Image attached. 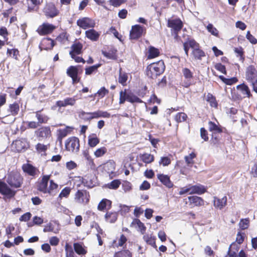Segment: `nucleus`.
<instances>
[{
	"instance_id": "nucleus-12",
	"label": "nucleus",
	"mask_w": 257,
	"mask_h": 257,
	"mask_svg": "<svg viewBox=\"0 0 257 257\" xmlns=\"http://www.w3.org/2000/svg\"><path fill=\"white\" fill-rule=\"evenodd\" d=\"M183 26V23L180 18L169 19L167 21V27L171 29V32H180Z\"/></svg>"
},
{
	"instance_id": "nucleus-9",
	"label": "nucleus",
	"mask_w": 257,
	"mask_h": 257,
	"mask_svg": "<svg viewBox=\"0 0 257 257\" xmlns=\"http://www.w3.org/2000/svg\"><path fill=\"white\" fill-rule=\"evenodd\" d=\"M43 12L47 18H54L59 14V10L52 2L47 3L43 8Z\"/></svg>"
},
{
	"instance_id": "nucleus-56",
	"label": "nucleus",
	"mask_w": 257,
	"mask_h": 257,
	"mask_svg": "<svg viewBox=\"0 0 257 257\" xmlns=\"http://www.w3.org/2000/svg\"><path fill=\"white\" fill-rule=\"evenodd\" d=\"M127 241V238L126 236L123 234H121L119 238L118 239V243H116V241L113 240V244L114 246V247H122L123 246L124 244Z\"/></svg>"
},
{
	"instance_id": "nucleus-49",
	"label": "nucleus",
	"mask_w": 257,
	"mask_h": 257,
	"mask_svg": "<svg viewBox=\"0 0 257 257\" xmlns=\"http://www.w3.org/2000/svg\"><path fill=\"white\" fill-rule=\"evenodd\" d=\"M73 247L75 251L79 255H85L87 253V250L83 247L82 245L80 243H74Z\"/></svg>"
},
{
	"instance_id": "nucleus-42",
	"label": "nucleus",
	"mask_w": 257,
	"mask_h": 257,
	"mask_svg": "<svg viewBox=\"0 0 257 257\" xmlns=\"http://www.w3.org/2000/svg\"><path fill=\"white\" fill-rule=\"evenodd\" d=\"M103 170L108 174H112L115 169V163L113 161H108L103 165Z\"/></svg>"
},
{
	"instance_id": "nucleus-28",
	"label": "nucleus",
	"mask_w": 257,
	"mask_h": 257,
	"mask_svg": "<svg viewBox=\"0 0 257 257\" xmlns=\"http://www.w3.org/2000/svg\"><path fill=\"white\" fill-rule=\"evenodd\" d=\"M117 52L115 48L111 47L107 50H102L101 53L106 58L115 60L117 58Z\"/></svg>"
},
{
	"instance_id": "nucleus-62",
	"label": "nucleus",
	"mask_w": 257,
	"mask_h": 257,
	"mask_svg": "<svg viewBox=\"0 0 257 257\" xmlns=\"http://www.w3.org/2000/svg\"><path fill=\"white\" fill-rule=\"evenodd\" d=\"M187 118V115L185 113L178 112L175 116V120L179 123L186 121Z\"/></svg>"
},
{
	"instance_id": "nucleus-19",
	"label": "nucleus",
	"mask_w": 257,
	"mask_h": 257,
	"mask_svg": "<svg viewBox=\"0 0 257 257\" xmlns=\"http://www.w3.org/2000/svg\"><path fill=\"white\" fill-rule=\"evenodd\" d=\"M188 199L191 208L203 206L206 203L202 197L195 195L189 196Z\"/></svg>"
},
{
	"instance_id": "nucleus-29",
	"label": "nucleus",
	"mask_w": 257,
	"mask_h": 257,
	"mask_svg": "<svg viewBox=\"0 0 257 257\" xmlns=\"http://www.w3.org/2000/svg\"><path fill=\"white\" fill-rule=\"evenodd\" d=\"M112 206V202L106 198L102 199L98 203L97 209L100 211L109 210Z\"/></svg>"
},
{
	"instance_id": "nucleus-63",
	"label": "nucleus",
	"mask_w": 257,
	"mask_h": 257,
	"mask_svg": "<svg viewBox=\"0 0 257 257\" xmlns=\"http://www.w3.org/2000/svg\"><path fill=\"white\" fill-rule=\"evenodd\" d=\"M65 250L66 251V257H76L72 246L69 244H66Z\"/></svg>"
},
{
	"instance_id": "nucleus-8",
	"label": "nucleus",
	"mask_w": 257,
	"mask_h": 257,
	"mask_svg": "<svg viewBox=\"0 0 257 257\" xmlns=\"http://www.w3.org/2000/svg\"><path fill=\"white\" fill-rule=\"evenodd\" d=\"M22 169L25 175L30 177L31 179L36 178L40 174L37 167L28 163L23 164Z\"/></svg>"
},
{
	"instance_id": "nucleus-39",
	"label": "nucleus",
	"mask_w": 257,
	"mask_h": 257,
	"mask_svg": "<svg viewBox=\"0 0 257 257\" xmlns=\"http://www.w3.org/2000/svg\"><path fill=\"white\" fill-rule=\"evenodd\" d=\"M100 142V139L95 134H92L88 137V145L91 148L96 147Z\"/></svg>"
},
{
	"instance_id": "nucleus-53",
	"label": "nucleus",
	"mask_w": 257,
	"mask_h": 257,
	"mask_svg": "<svg viewBox=\"0 0 257 257\" xmlns=\"http://www.w3.org/2000/svg\"><path fill=\"white\" fill-rule=\"evenodd\" d=\"M121 68L119 69V74L118 77V82L120 83L122 86H124L126 85V81L128 79V75L126 73L121 72Z\"/></svg>"
},
{
	"instance_id": "nucleus-3",
	"label": "nucleus",
	"mask_w": 257,
	"mask_h": 257,
	"mask_svg": "<svg viewBox=\"0 0 257 257\" xmlns=\"http://www.w3.org/2000/svg\"><path fill=\"white\" fill-rule=\"evenodd\" d=\"M6 181L12 188H19L23 184L24 178L18 171H12L8 173Z\"/></svg>"
},
{
	"instance_id": "nucleus-15",
	"label": "nucleus",
	"mask_w": 257,
	"mask_h": 257,
	"mask_svg": "<svg viewBox=\"0 0 257 257\" xmlns=\"http://www.w3.org/2000/svg\"><path fill=\"white\" fill-rule=\"evenodd\" d=\"M76 23L78 26L84 30L88 28H93L95 26L94 21L88 17L79 19Z\"/></svg>"
},
{
	"instance_id": "nucleus-27",
	"label": "nucleus",
	"mask_w": 257,
	"mask_h": 257,
	"mask_svg": "<svg viewBox=\"0 0 257 257\" xmlns=\"http://www.w3.org/2000/svg\"><path fill=\"white\" fill-rule=\"evenodd\" d=\"M83 44L80 42H75L71 46L70 55H80L82 53Z\"/></svg>"
},
{
	"instance_id": "nucleus-43",
	"label": "nucleus",
	"mask_w": 257,
	"mask_h": 257,
	"mask_svg": "<svg viewBox=\"0 0 257 257\" xmlns=\"http://www.w3.org/2000/svg\"><path fill=\"white\" fill-rule=\"evenodd\" d=\"M113 257H133V252L125 248L115 252Z\"/></svg>"
},
{
	"instance_id": "nucleus-21",
	"label": "nucleus",
	"mask_w": 257,
	"mask_h": 257,
	"mask_svg": "<svg viewBox=\"0 0 257 257\" xmlns=\"http://www.w3.org/2000/svg\"><path fill=\"white\" fill-rule=\"evenodd\" d=\"M55 45L54 41L52 39L50 38H44L42 40L39 45V48L41 50H52Z\"/></svg>"
},
{
	"instance_id": "nucleus-14",
	"label": "nucleus",
	"mask_w": 257,
	"mask_h": 257,
	"mask_svg": "<svg viewBox=\"0 0 257 257\" xmlns=\"http://www.w3.org/2000/svg\"><path fill=\"white\" fill-rule=\"evenodd\" d=\"M0 194L8 198H12L15 196L16 191L13 190L6 183L0 179Z\"/></svg>"
},
{
	"instance_id": "nucleus-40",
	"label": "nucleus",
	"mask_w": 257,
	"mask_h": 257,
	"mask_svg": "<svg viewBox=\"0 0 257 257\" xmlns=\"http://www.w3.org/2000/svg\"><path fill=\"white\" fill-rule=\"evenodd\" d=\"M8 110L10 113V114L13 116L18 115L20 111V105L19 103L15 101L12 104H10Z\"/></svg>"
},
{
	"instance_id": "nucleus-60",
	"label": "nucleus",
	"mask_w": 257,
	"mask_h": 257,
	"mask_svg": "<svg viewBox=\"0 0 257 257\" xmlns=\"http://www.w3.org/2000/svg\"><path fill=\"white\" fill-rule=\"evenodd\" d=\"M128 96V91L126 89H124L123 91L121 90L119 92V103L123 104L125 101H127Z\"/></svg>"
},
{
	"instance_id": "nucleus-58",
	"label": "nucleus",
	"mask_w": 257,
	"mask_h": 257,
	"mask_svg": "<svg viewBox=\"0 0 257 257\" xmlns=\"http://www.w3.org/2000/svg\"><path fill=\"white\" fill-rule=\"evenodd\" d=\"M107 152V148L104 147H101L97 149L94 152V155L96 158H100L103 156Z\"/></svg>"
},
{
	"instance_id": "nucleus-11",
	"label": "nucleus",
	"mask_w": 257,
	"mask_h": 257,
	"mask_svg": "<svg viewBox=\"0 0 257 257\" xmlns=\"http://www.w3.org/2000/svg\"><path fill=\"white\" fill-rule=\"evenodd\" d=\"M144 32H146L144 27L139 25L133 26L130 32V38L132 40H137L142 36Z\"/></svg>"
},
{
	"instance_id": "nucleus-59",
	"label": "nucleus",
	"mask_w": 257,
	"mask_h": 257,
	"mask_svg": "<svg viewBox=\"0 0 257 257\" xmlns=\"http://www.w3.org/2000/svg\"><path fill=\"white\" fill-rule=\"evenodd\" d=\"M108 93L109 90L105 88V87H102L94 94V96H97L98 99H101L108 94Z\"/></svg>"
},
{
	"instance_id": "nucleus-55",
	"label": "nucleus",
	"mask_w": 257,
	"mask_h": 257,
	"mask_svg": "<svg viewBox=\"0 0 257 257\" xmlns=\"http://www.w3.org/2000/svg\"><path fill=\"white\" fill-rule=\"evenodd\" d=\"M222 133H214L211 134L210 143L211 144L213 145H218L220 144V137L219 136V134H221Z\"/></svg>"
},
{
	"instance_id": "nucleus-64",
	"label": "nucleus",
	"mask_w": 257,
	"mask_h": 257,
	"mask_svg": "<svg viewBox=\"0 0 257 257\" xmlns=\"http://www.w3.org/2000/svg\"><path fill=\"white\" fill-rule=\"evenodd\" d=\"M249 225V220L247 218L241 219L239 223V227L241 230H245L248 228Z\"/></svg>"
},
{
	"instance_id": "nucleus-7",
	"label": "nucleus",
	"mask_w": 257,
	"mask_h": 257,
	"mask_svg": "<svg viewBox=\"0 0 257 257\" xmlns=\"http://www.w3.org/2000/svg\"><path fill=\"white\" fill-rule=\"evenodd\" d=\"M85 115H89V117L84 118V119L86 121H90L93 119L99 117L109 118L110 117V114L107 111L101 110H97L96 111L92 112H86L84 111H82L80 112L81 116H84Z\"/></svg>"
},
{
	"instance_id": "nucleus-41",
	"label": "nucleus",
	"mask_w": 257,
	"mask_h": 257,
	"mask_svg": "<svg viewBox=\"0 0 257 257\" xmlns=\"http://www.w3.org/2000/svg\"><path fill=\"white\" fill-rule=\"evenodd\" d=\"M143 239L146 241V242L154 248L157 249V246L156 244V238L155 236L152 234H145L143 236Z\"/></svg>"
},
{
	"instance_id": "nucleus-31",
	"label": "nucleus",
	"mask_w": 257,
	"mask_h": 257,
	"mask_svg": "<svg viewBox=\"0 0 257 257\" xmlns=\"http://www.w3.org/2000/svg\"><path fill=\"white\" fill-rule=\"evenodd\" d=\"M197 46V42L192 38H188L186 41L183 43V48L187 56H188V53L190 48L193 49L194 47Z\"/></svg>"
},
{
	"instance_id": "nucleus-48",
	"label": "nucleus",
	"mask_w": 257,
	"mask_h": 257,
	"mask_svg": "<svg viewBox=\"0 0 257 257\" xmlns=\"http://www.w3.org/2000/svg\"><path fill=\"white\" fill-rule=\"evenodd\" d=\"M196 157L197 154L195 151H193L189 155L185 156L184 159L188 166L192 167L193 166L195 163L193 159L196 158Z\"/></svg>"
},
{
	"instance_id": "nucleus-22",
	"label": "nucleus",
	"mask_w": 257,
	"mask_h": 257,
	"mask_svg": "<svg viewBox=\"0 0 257 257\" xmlns=\"http://www.w3.org/2000/svg\"><path fill=\"white\" fill-rule=\"evenodd\" d=\"M157 177L161 183L166 187L171 188L173 187V183L171 181L170 178L168 175L160 173L157 175Z\"/></svg>"
},
{
	"instance_id": "nucleus-13",
	"label": "nucleus",
	"mask_w": 257,
	"mask_h": 257,
	"mask_svg": "<svg viewBox=\"0 0 257 257\" xmlns=\"http://www.w3.org/2000/svg\"><path fill=\"white\" fill-rule=\"evenodd\" d=\"M77 66H70L66 71L67 75L71 78L72 83L73 84L79 83L80 81L81 77L78 76V69Z\"/></svg>"
},
{
	"instance_id": "nucleus-45",
	"label": "nucleus",
	"mask_w": 257,
	"mask_h": 257,
	"mask_svg": "<svg viewBox=\"0 0 257 257\" xmlns=\"http://www.w3.org/2000/svg\"><path fill=\"white\" fill-rule=\"evenodd\" d=\"M206 100L209 103V105L211 107L217 108V101L216 100V97L212 94L208 93L206 95Z\"/></svg>"
},
{
	"instance_id": "nucleus-36",
	"label": "nucleus",
	"mask_w": 257,
	"mask_h": 257,
	"mask_svg": "<svg viewBox=\"0 0 257 257\" xmlns=\"http://www.w3.org/2000/svg\"><path fill=\"white\" fill-rule=\"evenodd\" d=\"M118 217V213L115 211H107L104 215L105 221L107 222L114 223Z\"/></svg>"
},
{
	"instance_id": "nucleus-32",
	"label": "nucleus",
	"mask_w": 257,
	"mask_h": 257,
	"mask_svg": "<svg viewBox=\"0 0 257 257\" xmlns=\"http://www.w3.org/2000/svg\"><path fill=\"white\" fill-rule=\"evenodd\" d=\"M237 89L240 90V92L243 95V97L250 98L252 95L250 92V90L248 86L244 83L238 85L236 86Z\"/></svg>"
},
{
	"instance_id": "nucleus-35",
	"label": "nucleus",
	"mask_w": 257,
	"mask_h": 257,
	"mask_svg": "<svg viewBox=\"0 0 257 257\" xmlns=\"http://www.w3.org/2000/svg\"><path fill=\"white\" fill-rule=\"evenodd\" d=\"M43 109L40 110H38L35 112L36 114V117L38 120V122L40 124L43 123H47L48 120L50 119L49 117L44 114L42 113Z\"/></svg>"
},
{
	"instance_id": "nucleus-34",
	"label": "nucleus",
	"mask_w": 257,
	"mask_h": 257,
	"mask_svg": "<svg viewBox=\"0 0 257 257\" xmlns=\"http://www.w3.org/2000/svg\"><path fill=\"white\" fill-rule=\"evenodd\" d=\"M85 34L86 37L92 41H97L100 36V34L93 29L86 31Z\"/></svg>"
},
{
	"instance_id": "nucleus-16",
	"label": "nucleus",
	"mask_w": 257,
	"mask_h": 257,
	"mask_svg": "<svg viewBox=\"0 0 257 257\" xmlns=\"http://www.w3.org/2000/svg\"><path fill=\"white\" fill-rule=\"evenodd\" d=\"M12 147L18 152H24L29 147V143L26 139H17L13 142Z\"/></svg>"
},
{
	"instance_id": "nucleus-61",
	"label": "nucleus",
	"mask_w": 257,
	"mask_h": 257,
	"mask_svg": "<svg viewBox=\"0 0 257 257\" xmlns=\"http://www.w3.org/2000/svg\"><path fill=\"white\" fill-rule=\"evenodd\" d=\"M69 35L66 32L60 33L56 38V40L61 44H65L66 41H68Z\"/></svg>"
},
{
	"instance_id": "nucleus-46",
	"label": "nucleus",
	"mask_w": 257,
	"mask_h": 257,
	"mask_svg": "<svg viewBox=\"0 0 257 257\" xmlns=\"http://www.w3.org/2000/svg\"><path fill=\"white\" fill-rule=\"evenodd\" d=\"M172 158V155L171 154H169L167 156H163L160 158V159L159 161V164L160 166H162L163 167L168 166L171 164Z\"/></svg>"
},
{
	"instance_id": "nucleus-30",
	"label": "nucleus",
	"mask_w": 257,
	"mask_h": 257,
	"mask_svg": "<svg viewBox=\"0 0 257 257\" xmlns=\"http://www.w3.org/2000/svg\"><path fill=\"white\" fill-rule=\"evenodd\" d=\"M208 124V130L211 134L214 133H223V130H226L218 122L216 124L213 121H209Z\"/></svg>"
},
{
	"instance_id": "nucleus-33",
	"label": "nucleus",
	"mask_w": 257,
	"mask_h": 257,
	"mask_svg": "<svg viewBox=\"0 0 257 257\" xmlns=\"http://www.w3.org/2000/svg\"><path fill=\"white\" fill-rule=\"evenodd\" d=\"M49 148V144L44 145V144L39 143L35 146V149L37 153L40 154L41 156H46V152Z\"/></svg>"
},
{
	"instance_id": "nucleus-26",
	"label": "nucleus",
	"mask_w": 257,
	"mask_h": 257,
	"mask_svg": "<svg viewBox=\"0 0 257 257\" xmlns=\"http://www.w3.org/2000/svg\"><path fill=\"white\" fill-rule=\"evenodd\" d=\"M227 198L226 196L222 198L215 196L213 198V205L216 208L221 210L227 205Z\"/></svg>"
},
{
	"instance_id": "nucleus-18",
	"label": "nucleus",
	"mask_w": 257,
	"mask_h": 257,
	"mask_svg": "<svg viewBox=\"0 0 257 257\" xmlns=\"http://www.w3.org/2000/svg\"><path fill=\"white\" fill-rule=\"evenodd\" d=\"M55 28L53 25L44 23L39 26L37 32L40 35L44 36L52 33Z\"/></svg>"
},
{
	"instance_id": "nucleus-57",
	"label": "nucleus",
	"mask_w": 257,
	"mask_h": 257,
	"mask_svg": "<svg viewBox=\"0 0 257 257\" xmlns=\"http://www.w3.org/2000/svg\"><path fill=\"white\" fill-rule=\"evenodd\" d=\"M7 54L8 56L13 57L15 60H18L20 56V52L17 49H8Z\"/></svg>"
},
{
	"instance_id": "nucleus-23",
	"label": "nucleus",
	"mask_w": 257,
	"mask_h": 257,
	"mask_svg": "<svg viewBox=\"0 0 257 257\" xmlns=\"http://www.w3.org/2000/svg\"><path fill=\"white\" fill-rule=\"evenodd\" d=\"M76 99L75 97H67L63 100H58L56 101V105L59 107H66L68 105L73 106L76 103Z\"/></svg>"
},
{
	"instance_id": "nucleus-20",
	"label": "nucleus",
	"mask_w": 257,
	"mask_h": 257,
	"mask_svg": "<svg viewBox=\"0 0 257 257\" xmlns=\"http://www.w3.org/2000/svg\"><path fill=\"white\" fill-rule=\"evenodd\" d=\"M197 46L194 47L191 55L194 60H202L206 56L205 52L200 48V45L197 42Z\"/></svg>"
},
{
	"instance_id": "nucleus-1",
	"label": "nucleus",
	"mask_w": 257,
	"mask_h": 257,
	"mask_svg": "<svg viewBox=\"0 0 257 257\" xmlns=\"http://www.w3.org/2000/svg\"><path fill=\"white\" fill-rule=\"evenodd\" d=\"M50 175H45L40 181L37 183V189L44 194L50 195H55L58 188V185L54 180H50Z\"/></svg>"
},
{
	"instance_id": "nucleus-24",
	"label": "nucleus",
	"mask_w": 257,
	"mask_h": 257,
	"mask_svg": "<svg viewBox=\"0 0 257 257\" xmlns=\"http://www.w3.org/2000/svg\"><path fill=\"white\" fill-rule=\"evenodd\" d=\"M190 189L191 191L189 192V194L201 195L207 192V187L200 184L190 185Z\"/></svg>"
},
{
	"instance_id": "nucleus-54",
	"label": "nucleus",
	"mask_w": 257,
	"mask_h": 257,
	"mask_svg": "<svg viewBox=\"0 0 257 257\" xmlns=\"http://www.w3.org/2000/svg\"><path fill=\"white\" fill-rule=\"evenodd\" d=\"M121 184V181L118 179H115L105 185V187L109 189L116 190Z\"/></svg>"
},
{
	"instance_id": "nucleus-37",
	"label": "nucleus",
	"mask_w": 257,
	"mask_h": 257,
	"mask_svg": "<svg viewBox=\"0 0 257 257\" xmlns=\"http://www.w3.org/2000/svg\"><path fill=\"white\" fill-rule=\"evenodd\" d=\"M42 0H26L28 11L32 12L35 10L36 8L38 7L42 3Z\"/></svg>"
},
{
	"instance_id": "nucleus-38",
	"label": "nucleus",
	"mask_w": 257,
	"mask_h": 257,
	"mask_svg": "<svg viewBox=\"0 0 257 257\" xmlns=\"http://www.w3.org/2000/svg\"><path fill=\"white\" fill-rule=\"evenodd\" d=\"M148 55H147L148 59H152L155 58L160 55V52L158 48L154 46H150L148 48Z\"/></svg>"
},
{
	"instance_id": "nucleus-44",
	"label": "nucleus",
	"mask_w": 257,
	"mask_h": 257,
	"mask_svg": "<svg viewBox=\"0 0 257 257\" xmlns=\"http://www.w3.org/2000/svg\"><path fill=\"white\" fill-rule=\"evenodd\" d=\"M140 158L144 163L150 164L155 160V157L153 155L148 153H144L140 155Z\"/></svg>"
},
{
	"instance_id": "nucleus-10",
	"label": "nucleus",
	"mask_w": 257,
	"mask_h": 257,
	"mask_svg": "<svg viewBox=\"0 0 257 257\" xmlns=\"http://www.w3.org/2000/svg\"><path fill=\"white\" fill-rule=\"evenodd\" d=\"M245 78L251 85L257 81V70L254 66L251 65L247 67L245 72Z\"/></svg>"
},
{
	"instance_id": "nucleus-47",
	"label": "nucleus",
	"mask_w": 257,
	"mask_h": 257,
	"mask_svg": "<svg viewBox=\"0 0 257 257\" xmlns=\"http://www.w3.org/2000/svg\"><path fill=\"white\" fill-rule=\"evenodd\" d=\"M127 101L131 103H142L144 102L140 98L135 95L131 91H128V96L127 97Z\"/></svg>"
},
{
	"instance_id": "nucleus-25",
	"label": "nucleus",
	"mask_w": 257,
	"mask_h": 257,
	"mask_svg": "<svg viewBox=\"0 0 257 257\" xmlns=\"http://www.w3.org/2000/svg\"><path fill=\"white\" fill-rule=\"evenodd\" d=\"M73 130V127L67 126L64 128L59 129L57 130V140L61 142L62 140L68 135L71 134Z\"/></svg>"
},
{
	"instance_id": "nucleus-6",
	"label": "nucleus",
	"mask_w": 257,
	"mask_h": 257,
	"mask_svg": "<svg viewBox=\"0 0 257 257\" xmlns=\"http://www.w3.org/2000/svg\"><path fill=\"white\" fill-rule=\"evenodd\" d=\"M89 192L85 189H78L74 195V200L78 204L86 205L90 200Z\"/></svg>"
},
{
	"instance_id": "nucleus-5",
	"label": "nucleus",
	"mask_w": 257,
	"mask_h": 257,
	"mask_svg": "<svg viewBox=\"0 0 257 257\" xmlns=\"http://www.w3.org/2000/svg\"><path fill=\"white\" fill-rule=\"evenodd\" d=\"M80 140L76 137H70L65 142V148L67 151L77 154L80 150Z\"/></svg>"
},
{
	"instance_id": "nucleus-4",
	"label": "nucleus",
	"mask_w": 257,
	"mask_h": 257,
	"mask_svg": "<svg viewBox=\"0 0 257 257\" xmlns=\"http://www.w3.org/2000/svg\"><path fill=\"white\" fill-rule=\"evenodd\" d=\"M180 84L182 86L186 88L195 84L194 73L188 68L184 67L182 69V79Z\"/></svg>"
},
{
	"instance_id": "nucleus-50",
	"label": "nucleus",
	"mask_w": 257,
	"mask_h": 257,
	"mask_svg": "<svg viewBox=\"0 0 257 257\" xmlns=\"http://www.w3.org/2000/svg\"><path fill=\"white\" fill-rule=\"evenodd\" d=\"M101 64H97L96 65L86 67L85 69V74L86 75H90L93 73H95L98 71V68L101 66Z\"/></svg>"
},
{
	"instance_id": "nucleus-52",
	"label": "nucleus",
	"mask_w": 257,
	"mask_h": 257,
	"mask_svg": "<svg viewBox=\"0 0 257 257\" xmlns=\"http://www.w3.org/2000/svg\"><path fill=\"white\" fill-rule=\"evenodd\" d=\"M132 224L137 225L142 234H144L146 232V227L139 219H134L132 222Z\"/></svg>"
},
{
	"instance_id": "nucleus-51",
	"label": "nucleus",
	"mask_w": 257,
	"mask_h": 257,
	"mask_svg": "<svg viewBox=\"0 0 257 257\" xmlns=\"http://www.w3.org/2000/svg\"><path fill=\"white\" fill-rule=\"evenodd\" d=\"M218 77L224 83L228 85H233L238 81V79L235 77L226 78L222 75H219Z\"/></svg>"
},
{
	"instance_id": "nucleus-2",
	"label": "nucleus",
	"mask_w": 257,
	"mask_h": 257,
	"mask_svg": "<svg viewBox=\"0 0 257 257\" xmlns=\"http://www.w3.org/2000/svg\"><path fill=\"white\" fill-rule=\"evenodd\" d=\"M165 70V65L163 60L153 63L147 66L146 68V75L151 79H156L164 73Z\"/></svg>"
},
{
	"instance_id": "nucleus-17",
	"label": "nucleus",
	"mask_w": 257,
	"mask_h": 257,
	"mask_svg": "<svg viewBox=\"0 0 257 257\" xmlns=\"http://www.w3.org/2000/svg\"><path fill=\"white\" fill-rule=\"evenodd\" d=\"M35 134L39 140L49 138L52 136L51 128L49 126H42L35 131Z\"/></svg>"
}]
</instances>
